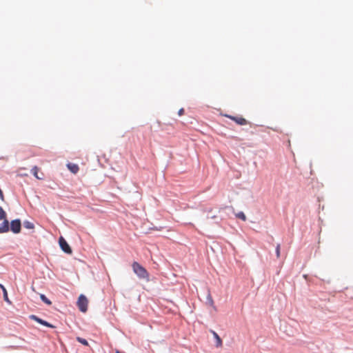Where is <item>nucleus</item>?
<instances>
[{
  "label": "nucleus",
  "instance_id": "f257e3e1",
  "mask_svg": "<svg viewBox=\"0 0 353 353\" xmlns=\"http://www.w3.org/2000/svg\"><path fill=\"white\" fill-rule=\"evenodd\" d=\"M132 267L134 272L138 276V277L147 280L149 279V273L146 269L140 265L138 262H134L132 265Z\"/></svg>",
  "mask_w": 353,
  "mask_h": 353
},
{
  "label": "nucleus",
  "instance_id": "f03ea898",
  "mask_svg": "<svg viewBox=\"0 0 353 353\" xmlns=\"http://www.w3.org/2000/svg\"><path fill=\"white\" fill-rule=\"evenodd\" d=\"M88 301L85 296L81 294L77 301V305L79 310L85 312L88 310Z\"/></svg>",
  "mask_w": 353,
  "mask_h": 353
},
{
  "label": "nucleus",
  "instance_id": "7ed1b4c3",
  "mask_svg": "<svg viewBox=\"0 0 353 353\" xmlns=\"http://www.w3.org/2000/svg\"><path fill=\"white\" fill-rule=\"evenodd\" d=\"M59 243L61 248L62 250L67 253V254H71L72 253V249L70 248L68 243L66 242V241L63 239V237L61 236L59 239Z\"/></svg>",
  "mask_w": 353,
  "mask_h": 353
},
{
  "label": "nucleus",
  "instance_id": "20e7f679",
  "mask_svg": "<svg viewBox=\"0 0 353 353\" xmlns=\"http://www.w3.org/2000/svg\"><path fill=\"white\" fill-rule=\"evenodd\" d=\"M10 230L12 232L17 234L21 231V221L19 219H15L10 223Z\"/></svg>",
  "mask_w": 353,
  "mask_h": 353
},
{
  "label": "nucleus",
  "instance_id": "39448f33",
  "mask_svg": "<svg viewBox=\"0 0 353 353\" xmlns=\"http://www.w3.org/2000/svg\"><path fill=\"white\" fill-rule=\"evenodd\" d=\"M226 117L241 125H247L248 123V121L242 117H234L231 115H226Z\"/></svg>",
  "mask_w": 353,
  "mask_h": 353
},
{
  "label": "nucleus",
  "instance_id": "423d86ee",
  "mask_svg": "<svg viewBox=\"0 0 353 353\" xmlns=\"http://www.w3.org/2000/svg\"><path fill=\"white\" fill-rule=\"evenodd\" d=\"M9 230L8 221L4 219V221L0 225V233L7 232Z\"/></svg>",
  "mask_w": 353,
  "mask_h": 353
},
{
  "label": "nucleus",
  "instance_id": "0eeeda50",
  "mask_svg": "<svg viewBox=\"0 0 353 353\" xmlns=\"http://www.w3.org/2000/svg\"><path fill=\"white\" fill-rule=\"evenodd\" d=\"M67 166L69 170L73 174H77L79 170L78 165L74 163H68Z\"/></svg>",
  "mask_w": 353,
  "mask_h": 353
},
{
  "label": "nucleus",
  "instance_id": "6e6552de",
  "mask_svg": "<svg viewBox=\"0 0 353 353\" xmlns=\"http://www.w3.org/2000/svg\"><path fill=\"white\" fill-rule=\"evenodd\" d=\"M39 168L37 166H34L31 170L32 174L38 179H43V173H41V176H39L38 175V172H39Z\"/></svg>",
  "mask_w": 353,
  "mask_h": 353
},
{
  "label": "nucleus",
  "instance_id": "1a4fd4ad",
  "mask_svg": "<svg viewBox=\"0 0 353 353\" xmlns=\"http://www.w3.org/2000/svg\"><path fill=\"white\" fill-rule=\"evenodd\" d=\"M212 334L216 341V346L221 347L222 345V341H221V338L215 332L212 331Z\"/></svg>",
  "mask_w": 353,
  "mask_h": 353
},
{
  "label": "nucleus",
  "instance_id": "9d476101",
  "mask_svg": "<svg viewBox=\"0 0 353 353\" xmlns=\"http://www.w3.org/2000/svg\"><path fill=\"white\" fill-rule=\"evenodd\" d=\"M236 217L243 220V221H246V216L243 212L236 213Z\"/></svg>",
  "mask_w": 353,
  "mask_h": 353
},
{
  "label": "nucleus",
  "instance_id": "9b49d317",
  "mask_svg": "<svg viewBox=\"0 0 353 353\" xmlns=\"http://www.w3.org/2000/svg\"><path fill=\"white\" fill-rule=\"evenodd\" d=\"M40 298L47 305H50L52 304V302L44 294H41Z\"/></svg>",
  "mask_w": 353,
  "mask_h": 353
},
{
  "label": "nucleus",
  "instance_id": "f8f14e48",
  "mask_svg": "<svg viewBox=\"0 0 353 353\" xmlns=\"http://www.w3.org/2000/svg\"><path fill=\"white\" fill-rule=\"evenodd\" d=\"M30 318L32 319V320H34L35 321H37V323L41 324L42 323V321H43V319L39 318L38 316H37L36 315H30Z\"/></svg>",
  "mask_w": 353,
  "mask_h": 353
},
{
  "label": "nucleus",
  "instance_id": "ddd939ff",
  "mask_svg": "<svg viewBox=\"0 0 353 353\" xmlns=\"http://www.w3.org/2000/svg\"><path fill=\"white\" fill-rule=\"evenodd\" d=\"M24 227L27 229H33L34 228V225L32 223H31L30 221H25Z\"/></svg>",
  "mask_w": 353,
  "mask_h": 353
},
{
  "label": "nucleus",
  "instance_id": "4468645a",
  "mask_svg": "<svg viewBox=\"0 0 353 353\" xmlns=\"http://www.w3.org/2000/svg\"><path fill=\"white\" fill-rule=\"evenodd\" d=\"M6 219V214L3 209L0 207V220H4Z\"/></svg>",
  "mask_w": 353,
  "mask_h": 353
},
{
  "label": "nucleus",
  "instance_id": "2eb2a0df",
  "mask_svg": "<svg viewBox=\"0 0 353 353\" xmlns=\"http://www.w3.org/2000/svg\"><path fill=\"white\" fill-rule=\"evenodd\" d=\"M77 340L84 345H88V342L85 339L77 337Z\"/></svg>",
  "mask_w": 353,
  "mask_h": 353
},
{
  "label": "nucleus",
  "instance_id": "dca6fc26",
  "mask_svg": "<svg viewBox=\"0 0 353 353\" xmlns=\"http://www.w3.org/2000/svg\"><path fill=\"white\" fill-rule=\"evenodd\" d=\"M208 300L209 301L210 305L216 310V307H215L214 303V301H213V299H212V298L210 294H208Z\"/></svg>",
  "mask_w": 353,
  "mask_h": 353
},
{
  "label": "nucleus",
  "instance_id": "f3484780",
  "mask_svg": "<svg viewBox=\"0 0 353 353\" xmlns=\"http://www.w3.org/2000/svg\"><path fill=\"white\" fill-rule=\"evenodd\" d=\"M3 298H4V300L8 302V303H10L9 299H8V293H7V290L6 289H3Z\"/></svg>",
  "mask_w": 353,
  "mask_h": 353
},
{
  "label": "nucleus",
  "instance_id": "a211bd4d",
  "mask_svg": "<svg viewBox=\"0 0 353 353\" xmlns=\"http://www.w3.org/2000/svg\"><path fill=\"white\" fill-rule=\"evenodd\" d=\"M41 325H45V326L48 327H52V328L54 327V326L53 325L49 323L48 322H47V321H46L44 320H43Z\"/></svg>",
  "mask_w": 353,
  "mask_h": 353
},
{
  "label": "nucleus",
  "instance_id": "6ab92c4d",
  "mask_svg": "<svg viewBox=\"0 0 353 353\" xmlns=\"http://www.w3.org/2000/svg\"><path fill=\"white\" fill-rule=\"evenodd\" d=\"M280 248H281L280 244H278L276 248V254L277 258H279V256H280Z\"/></svg>",
  "mask_w": 353,
  "mask_h": 353
},
{
  "label": "nucleus",
  "instance_id": "aec40b11",
  "mask_svg": "<svg viewBox=\"0 0 353 353\" xmlns=\"http://www.w3.org/2000/svg\"><path fill=\"white\" fill-rule=\"evenodd\" d=\"M183 113H184V110H183V108H181V109L179 110V112H178L179 115V116H181V115H183Z\"/></svg>",
  "mask_w": 353,
  "mask_h": 353
},
{
  "label": "nucleus",
  "instance_id": "412c9836",
  "mask_svg": "<svg viewBox=\"0 0 353 353\" xmlns=\"http://www.w3.org/2000/svg\"><path fill=\"white\" fill-rule=\"evenodd\" d=\"M0 199L3 201L4 200V196H3V192L2 190L0 189Z\"/></svg>",
  "mask_w": 353,
  "mask_h": 353
},
{
  "label": "nucleus",
  "instance_id": "4be33fe9",
  "mask_svg": "<svg viewBox=\"0 0 353 353\" xmlns=\"http://www.w3.org/2000/svg\"><path fill=\"white\" fill-rule=\"evenodd\" d=\"M0 289H2V290L3 291V289H6L5 287L0 283Z\"/></svg>",
  "mask_w": 353,
  "mask_h": 353
},
{
  "label": "nucleus",
  "instance_id": "5701e85b",
  "mask_svg": "<svg viewBox=\"0 0 353 353\" xmlns=\"http://www.w3.org/2000/svg\"><path fill=\"white\" fill-rule=\"evenodd\" d=\"M115 353H121L119 350H116Z\"/></svg>",
  "mask_w": 353,
  "mask_h": 353
}]
</instances>
